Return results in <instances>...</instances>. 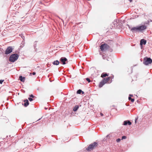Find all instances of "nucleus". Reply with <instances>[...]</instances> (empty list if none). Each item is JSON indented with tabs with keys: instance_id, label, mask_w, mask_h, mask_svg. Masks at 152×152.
<instances>
[{
	"instance_id": "17",
	"label": "nucleus",
	"mask_w": 152,
	"mask_h": 152,
	"mask_svg": "<svg viewBox=\"0 0 152 152\" xmlns=\"http://www.w3.org/2000/svg\"><path fill=\"white\" fill-rule=\"evenodd\" d=\"M108 76V75L106 73H103L101 75V77H104Z\"/></svg>"
},
{
	"instance_id": "12",
	"label": "nucleus",
	"mask_w": 152,
	"mask_h": 152,
	"mask_svg": "<svg viewBox=\"0 0 152 152\" xmlns=\"http://www.w3.org/2000/svg\"><path fill=\"white\" fill-rule=\"evenodd\" d=\"M19 79H20L21 81L24 82L25 81V77H23L21 76H20L19 77Z\"/></svg>"
},
{
	"instance_id": "16",
	"label": "nucleus",
	"mask_w": 152,
	"mask_h": 152,
	"mask_svg": "<svg viewBox=\"0 0 152 152\" xmlns=\"http://www.w3.org/2000/svg\"><path fill=\"white\" fill-rule=\"evenodd\" d=\"M105 84L103 82L102 80L100 83L99 86V87L101 88L102 87L104 84Z\"/></svg>"
},
{
	"instance_id": "27",
	"label": "nucleus",
	"mask_w": 152,
	"mask_h": 152,
	"mask_svg": "<svg viewBox=\"0 0 152 152\" xmlns=\"http://www.w3.org/2000/svg\"><path fill=\"white\" fill-rule=\"evenodd\" d=\"M102 58H103L104 59H105V57L104 56V55H103L102 56Z\"/></svg>"
},
{
	"instance_id": "26",
	"label": "nucleus",
	"mask_w": 152,
	"mask_h": 152,
	"mask_svg": "<svg viewBox=\"0 0 152 152\" xmlns=\"http://www.w3.org/2000/svg\"><path fill=\"white\" fill-rule=\"evenodd\" d=\"M29 96L30 97H32V98H34V96H33L32 94H31Z\"/></svg>"
},
{
	"instance_id": "11",
	"label": "nucleus",
	"mask_w": 152,
	"mask_h": 152,
	"mask_svg": "<svg viewBox=\"0 0 152 152\" xmlns=\"http://www.w3.org/2000/svg\"><path fill=\"white\" fill-rule=\"evenodd\" d=\"M128 124L129 125H130L132 124V123L129 121H125L124 122V125H126Z\"/></svg>"
},
{
	"instance_id": "4",
	"label": "nucleus",
	"mask_w": 152,
	"mask_h": 152,
	"mask_svg": "<svg viewBox=\"0 0 152 152\" xmlns=\"http://www.w3.org/2000/svg\"><path fill=\"white\" fill-rule=\"evenodd\" d=\"M109 48V46L106 44H102L100 46V49L102 51L105 50Z\"/></svg>"
},
{
	"instance_id": "19",
	"label": "nucleus",
	"mask_w": 152,
	"mask_h": 152,
	"mask_svg": "<svg viewBox=\"0 0 152 152\" xmlns=\"http://www.w3.org/2000/svg\"><path fill=\"white\" fill-rule=\"evenodd\" d=\"M82 92V91L80 89L78 90L77 91V94H80Z\"/></svg>"
},
{
	"instance_id": "2",
	"label": "nucleus",
	"mask_w": 152,
	"mask_h": 152,
	"mask_svg": "<svg viewBox=\"0 0 152 152\" xmlns=\"http://www.w3.org/2000/svg\"><path fill=\"white\" fill-rule=\"evenodd\" d=\"M98 144L96 142H94V143L90 144L86 150L88 151H91L95 148L97 146Z\"/></svg>"
},
{
	"instance_id": "24",
	"label": "nucleus",
	"mask_w": 152,
	"mask_h": 152,
	"mask_svg": "<svg viewBox=\"0 0 152 152\" xmlns=\"http://www.w3.org/2000/svg\"><path fill=\"white\" fill-rule=\"evenodd\" d=\"M28 99L30 101H32L33 100V99L31 98H28Z\"/></svg>"
},
{
	"instance_id": "7",
	"label": "nucleus",
	"mask_w": 152,
	"mask_h": 152,
	"mask_svg": "<svg viewBox=\"0 0 152 152\" xmlns=\"http://www.w3.org/2000/svg\"><path fill=\"white\" fill-rule=\"evenodd\" d=\"M111 78V77H108L104 78L102 80L104 83L105 84L107 83H111L112 82V80L109 82V80Z\"/></svg>"
},
{
	"instance_id": "34",
	"label": "nucleus",
	"mask_w": 152,
	"mask_h": 152,
	"mask_svg": "<svg viewBox=\"0 0 152 152\" xmlns=\"http://www.w3.org/2000/svg\"><path fill=\"white\" fill-rule=\"evenodd\" d=\"M107 61H109V60L108 59H107Z\"/></svg>"
},
{
	"instance_id": "5",
	"label": "nucleus",
	"mask_w": 152,
	"mask_h": 152,
	"mask_svg": "<svg viewBox=\"0 0 152 152\" xmlns=\"http://www.w3.org/2000/svg\"><path fill=\"white\" fill-rule=\"evenodd\" d=\"M61 63L64 65L67 63V60L65 57H63L61 58L60 60Z\"/></svg>"
},
{
	"instance_id": "33",
	"label": "nucleus",
	"mask_w": 152,
	"mask_h": 152,
	"mask_svg": "<svg viewBox=\"0 0 152 152\" xmlns=\"http://www.w3.org/2000/svg\"><path fill=\"white\" fill-rule=\"evenodd\" d=\"M129 96H132V95H130Z\"/></svg>"
},
{
	"instance_id": "25",
	"label": "nucleus",
	"mask_w": 152,
	"mask_h": 152,
	"mask_svg": "<svg viewBox=\"0 0 152 152\" xmlns=\"http://www.w3.org/2000/svg\"><path fill=\"white\" fill-rule=\"evenodd\" d=\"M4 80H0V83L1 84L4 81Z\"/></svg>"
},
{
	"instance_id": "20",
	"label": "nucleus",
	"mask_w": 152,
	"mask_h": 152,
	"mask_svg": "<svg viewBox=\"0 0 152 152\" xmlns=\"http://www.w3.org/2000/svg\"><path fill=\"white\" fill-rule=\"evenodd\" d=\"M20 35L21 36V37L23 39H25V37L23 36V34H20Z\"/></svg>"
},
{
	"instance_id": "14",
	"label": "nucleus",
	"mask_w": 152,
	"mask_h": 152,
	"mask_svg": "<svg viewBox=\"0 0 152 152\" xmlns=\"http://www.w3.org/2000/svg\"><path fill=\"white\" fill-rule=\"evenodd\" d=\"M60 62L58 60H56L53 62L52 64L55 65H58L59 64Z\"/></svg>"
},
{
	"instance_id": "3",
	"label": "nucleus",
	"mask_w": 152,
	"mask_h": 152,
	"mask_svg": "<svg viewBox=\"0 0 152 152\" xmlns=\"http://www.w3.org/2000/svg\"><path fill=\"white\" fill-rule=\"evenodd\" d=\"M152 62V60L150 58L145 57L144 58L143 63L146 65H147Z\"/></svg>"
},
{
	"instance_id": "21",
	"label": "nucleus",
	"mask_w": 152,
	"mask_h": 152,
	"mask_svg": "<svg viewBox=\"0 0 152 152\" xmlns=\"http://www.w3.org/2000/svg\"><path fill=\"white\" fill-rule=\"evenodd\" d=\"M86 80L87 81H88V83H90V82H91V80H90L88 78H86Z\"/></svg>"
},
{
	"instance_id": "9",
	"label": "nucleus",
	"mask_w": 152,
	"mask_h": 152,
	"mask_svg": "<svg viewBox=\"0 0 152 152\" xmlns=\"http://www.w3.org/2000/svg\"><path fill=\"white\" fill-rule=\"evenodd\" d=\"M131 30L133 32H137L139 31L138 26L132 28L131 29Z\"/></svg>"
},
{
	"instance_id": "8",
	"label": "nucleus",
	"mask_w": 152,
	"mask_h": 152,
	"mask_svg": "<svg viewBox=\"0 0 152 152\" xmlns=\"http://www.w3.org/2000/svg\"><path fill=\"white\" fill-rule=\"evenodd\" d=\"M138 30L139 31H142L144 30L146 28V26L144 25H142V26H138Z\"/></svg>"
},
{
	"instance_id": "30",
	"label": "nucleus",
	"mask_w": 152,
	"mask_h": 152,
	"mask_svg": "<svg viewBox=\"0 0 152 152\" xmlns=\"http://www.w3.org/2000/svg\"><path fill=\"white\" fill-rule=\"evenodd\" d=\"M81 93H82V94H84V92L83 91H82V92H81Z\"/></svg>"
},
{
	"instance_id": "6",
	"label": "nucleus",
	"mask_w": 152,
	"mask_h": 152,
	"mask_svg": "<svg viewBox=\"0 0 152 152\" xmlns=\"http://www.w3.org/2000/svg\"><path fill=\"white\" fill-rule=\"evenodd\" d=\"M13 50V48L11 46L8 47L5 50V54H8L11 53Z\"/></svg>"
},
{
	"instance_id": "10",
	"label": "nucleus",
	"mask_w": 152,
	"mask_h": 152,
	"mask_svg": "<svg viewBox=\"0 0 152 152\" xmlns=\"http://www.w3.org/2000/svg\"><path fill=\"white\" fill-rule=\"evenodd\" d=\"M146 42V41L144 39H142L140 41V45H142L143 44L145 45Z\"/></svg>"
},
{
	"instance_id": "13",
	"label": "nucleus",
	"mask_w": 152,
	"mask_h": 152,
	"mask_svg": "<svg viewBox=\"0 0 152 152\" xmlns=\"http://www.w3.org/2000/svg\"><path fill=\"white\" fill-rule=\"evenodd\" d=\"M24 102H25L24 104V106L25 107H27L29 104L28 100L27 99H26L24 101Z\"/></svg>"
},
{
	"instance_id": "28",
	"label": "nucleus",
	"mask_w": 152,
	"mask_h": 152,
	"mask_svg": "<svg viewBox=\"0 0 152 152\" xmlns=\"http://www.w3.org/2000/svg\"><path fill=\"white\" fill-rule=\"evenodd\" d=\"M32 74L33 75H35L36 74V73L35 72H33L32 73Z\"/></svg>"
},
{
	"instance_id": "32",
	"label": "nucleus",
	"mask_w": 152,
	"mask_h": 152,
	"mask_svg": "<svg viewBox=\"0 0 152 152\" xmlns=\"http://www.w3.org/2000/svg\"><path fill=\"white\" fill-rule=\"evenodd\" d=\"M32 74V73H30V75H31V74Z\"/></svg>"
},
{
	"instance_id": "23",
	"label": "nucleus",
	"mask_w": 152,
	"mask_h": 152,
	"mask_svg": "<svg viewBox=\"0 0 152 152\" xmlns=\"http://www.w3.org/2000/svg\"><path fill=\"white\" fill-rule=\"evenodd\" d=\"M120 141H121V139L119 138H118L116 140V141L117 142H119Z\"/></svg>"
},
{
	"instance_id": "18",
	"label": "nucleus",
	"mask_w": 152,
	"mask_h": 152,
	"mask_svg": "<svg viewBox=\"0 0 152 152\" xmlns=\"http://www.w3.org/2000/svg\"><path fill=\"white\" fill-rule=\"evenodd\" d=\"M129 100H131V101L133 102H134V99H132L130 97H129Z\"/></svg>"
},
{
	"instance_id": "1",
	"label": "nucleus",
	"mask_w": 152,
	"mask_h": 152,
	"mask_svg": "<svg viewBox=\"0 0 152 152\" xmlns=\"http://www.w3.org/2000/svg\"><path fill=\"white\" fill-rule=\"evenodd\" d=\"M19 56L17 54H13L11 55L9 58V61L12 62H14L17 60Z\"/></svg>"
},
{
	"instance_id": "31",
	"label": "nucleus",
	"mask_w": 152,
	"mask_h": 152,
	"mask_svg": "<svg viewBox=\"0 0 152 152\" xmlns=\"http://www.w3.org/2000/svg\"><path fill=\"white\" fill-rule=\"evenodd\" d=\"M129 1H130V2H131L132 1V0H129Z\"/></svg>"
},
{
	"instance_id": "29",
	"label": "nucleus",
	"mask_w": 152,
	"mask_h": 152,
	"mask_svg": "<svg viewBox=\"0 0 152 152\" xmlns=\"http://www.w3.org/2000/svg\"><path fill=\"white\" fill-rule=\"evenodd\" d=\"M100 115L102 116L103 115V114L102 113H100Z\"/></svg>"
},
{
	"instance_id": "22",
	"label": "nucleus",
	"mask_w": 152,
	"mask_h": 152,
	"mask_svg": "<svg viewBox=\"0 0 152 152\" xmlns=\"http://www.w3.org/2000/svg\"><path fill=\"white\" fill-rule=\"evenodd\" d=\"M126 136H123L122 137V139H126Z\"/></svg>"
},
{
	"instance_id": "15",
	"label": "nucleus",
	"mask_w": 152,
	"mask_h": 152,
	"mask_svg": "<svg viewBox=\"0 0 152 152\" xmlns=\"http://www.w3.org/2000/svg\"><path fill=\"white\" fill-rule=\"evenodd\" d=\"M79 108L78 105H76L73 108V110L74 111H76Z\"/></svg>"
}]
</instances>
